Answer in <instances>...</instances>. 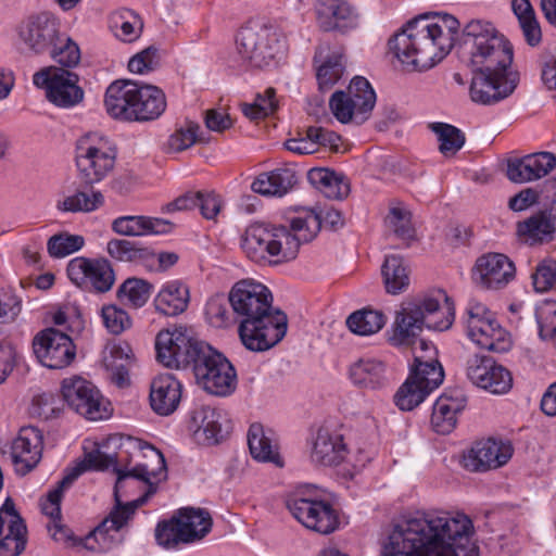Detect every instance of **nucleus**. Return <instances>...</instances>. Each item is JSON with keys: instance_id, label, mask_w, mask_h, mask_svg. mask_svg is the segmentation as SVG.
<instances>
[{"instance_id": "obj_57", "label": "nucleus", "mask_w": 556, "mask_h": 556, "mask_svg": "<svg viewBox=\"0 0 556 556\" xmlns=\"http://www.w3.org/2000/svg\"><path fill=\"white\" fill-rule=\"evenodd\" d=\"M540 336L553 339L556 336V302H545L536 309Z\"/></svg>"}, {"instance_id": "obj_1", "label": "nucleus", "mask_w": 556, "mask_h": 556, "mask_svg": "<svg viewBox=\"0 0 556 556\" xmlns=\"http://www.w3.org/2000/svg\"><path fill=\"white\" fill-rule=\"evenodd\" d=\"M473 527L463 513L429 509L404 517L383 547L384 556H479Z\"/></svg>"}, {"instance_id": "obj_51", "label": "nucleus", "mask_w": 556, "mask_h": 556, "mask_svg": "<svg viewBox=\"0 0 556 556\" xmlns=\"http://www.w3.org/2000/svg\"><path fill=\"white\" fill-rule=\"evenodd\" d=\"M228 301L222 294L211 296L204 309L206 321L215 328H225L231 324Z\"/></svg>"}, {"instance_id": "obj_13", "label": "nucleus", "mask_w": 556, "mask_h": 556, "mask_svg": "<svg viewBox=\"0 0 556 556\" xmlns=\"http://www.w3.org/2000/svg\"><path fill=\"white\" fill-rule=\"evenodd\" d=\"M195 380L206 392L227 396L237 387V374L231 363L220 353L204 344L191 362Z\"/></svg>"}, {"instance_id": "obj_8", "label": "nucleus", "mask_w": 556, "mask_h": 556, "mask_svg": "<svg viewBox=\"0 0 556 556\" xmlns=\"http://www.w3.org/2000/svg\"><path fill=\"white\" fill-rule=\"evenodd\" d=\"M455 318L453 301L442 289L432 290L402 303L392 326L389 341L394 346L410 345L422 329L444 331Z\"/></svg>"}, {"instance_id": "obj_26", "label": "nucleus", "mask_w": 556, "mask_h": 556, "mask_svg": "<svg viewBox=\"0 0 556 556\" xmlns=\"http://www.w3.org/2000/svg\"><path fill=\"white\" fill-rule=\"evenodd\" d=\"M316 23L323 31L346 34L359 26L361 15L348 0H316Z\"/></svg>"}, {"instance_id": "obj_56", "label": "nucleus", "mask_w": 556, "mask_h": 556, "mask_svg": "<svg viewBox=\"0 0 556 556\" xmlns=\"http://www.w3.org/2000/svg\"><path fill=\"white\" fill-rule=\"evenodd\" d=\"M160 65L159 50L155 47H148L130 58L128 70L134 74H148Z\"/></svg>"}, {"instance_id": "obj_3", "label": "nucleus", "mask_w": 556, "mask_h": 556, "mask_svg": "<svg viewBox=\"0 0 556 556\" xmlns=\"http://www.w3.org/2000/svg\"><path fill=\"white\" fill-rule=\"evenodd\" d=\"M228 302L240 318L238 332L248 350L266 351L286 336L287 316L273 307V294L265 285L239 280L231 287Z\"/></svg>"}, {"instance_id": "obj_16", "label": "nucleus", "mask_w": 556, "mask_h": 556, "mask_svg": "<svg viewBox=\"0 0 556 556\" xmlns=\"http://www.w3.org/2000/svg\"><path fill=\"white\" fill-rule=\"evenodd\" d=\"M429 358L417 356L416 366L394 394V403L401 410L414 409L443 382V368L432 365Z\"/></svg>"}, {"instance_id": "obj_61", "label": "nucleus", "mask_w": 556, "mask_h": 556, "mask_svg": "<svg viewBox=\"0 0 556 556\" xmlns=\"http://www.w3.org/2000/svg\"><path fill=\"white\" fill-rule=\"evenodd\" d=\"M198 206L200 207L201 214L206 219H213L217 216L222 207L220 198L213 193H203L199 197Z\"/></svg>"}, {"instance_id": "obj_39", "label": "nucleus", "mask_w": 556, "mask_h": 556, "mask_svg": "<svg viewBox=\"0 0 556 556\" xmlns=\"http://www.w3.org/2000/svg\"><path fill=\"white\" fill-rule=\"evenodd\" d=\"M307 180L317 191L331 200H342L350 193L349 179L326 167H315L307 172Z\"/></svg>"}, {"instance_id": "obj_50", "label": "nucleus", "mask_w": 556, "mask_h": 556, "mask_svg": "<svg viewBox=\"0 0 556 556\" xmlns=\"http://www.w3.org/2000/svg\"><path fill=\"white\" fill-rule=\"evenodd\" d=\"M48 51H50L51 58L65 70L75 67L80 62L78 45L65 35L59 34L58 39Z\"/></svg>"}, {"instance_id": "obj_48", "label": "nucleus", "mask_w": 556, "mask_h": 556, "mask_svg": "<svg viewBox=\"0 0 556 556\" xmlns=\"http://www.w3.org/2000/svg\"><path fill=\"white\" fill-rule=\"evenodd\" d=\"M384 324L386 317L381 312L366 308L354 312L346 319L349 329L358 336L377 333Z\"/></svg>"}, {"instance_id": "obj_28", "label": "nucleus", "mask_w": 556, "mask_h": 556, "mask_svg": "<svg viewBox=\"0 0 556 556\" xmlns=\"http://www.w3.org/2000/svg\"><path fill=\"white\" fill-rule=\"evenodd\" d=\"M42 434L34 427L22 428L11 443L10 458L20 476L30 472L42 456Z\"/></svg>"}, {"instance_id": "obj_15", "label": "nucleus", "mask_w": 556, "mask_h": 556, "mask_svg": "<svg viewBox=\"0 0 556 556\" xmlns=\"http://www.w3.org/2000/svg\"><path fill=\"white\" fill-rule=\"evenodd\" d=\"M468 338L481 349L503 353L511 346L509 333L498 324L486 306L471 300L465 312Z\"/></svg>"}, {"instance_id": "obj_34", "label": "nucleus", "mask_w": 556, "mask_h": 556, "mask_svg": "<svg viewBox=\"0 0 556 556\" xmlns=\"http://www.w3.org/2000/svg\"><path fill=\"white\" fill-rule=\"evenodd\" d=\"M181 388V383L170 374L155 377L150 391L152 409L162 416L173 414L179 405Z\"/></svg>"}, {"instance_id": "obj_20", "label": "nucleus", "mask_w": 556, "mask_h": 556, "mask_svg": "<svg viewBox=\"0 0 556 556\" xmlns=\"http://www.w3.org/2000/svg\"><path fill=\"white\" fill-rule=\"evenodd\" d=\"M287 508L308 530L320 534H329L339 528L338 513L328 502L294 493L288 497Z\"/></svg>"}, {"instance_id": "obj_14", "label": "nucleus", "mask_w": 556, "mask_h": 556, "mask_svg": "<svg viewBox=\"0 0 556 556\" xmlns=\"http://www.w3.org/2000/svg\"><path fill=\"white\" fill-rule=\"evenodd\" d=\"M376 92L363 76H355L348 89L333 92L329 108L333 116L342 124H362L367 121L376 104Z\"/></svg>"}, {"instance_id": "obj_58", "label": "nucleus", "mask_w": 556, "mask_h": 556, "mask_svg": "<svg viewBox=\"0 0 556 556\" xmlns=\"http://www.w3.org/2000/svg\"><path fill=\"white\" fill-rule=\"evenodd\" d=\"M507 177L509 180L517 184L536 180L527 155L522 159L508 162Z\"/></svg>"}, {"instance_id": "obj_17", "label": "nucleus", "mask_w": 556, "mask_h": 556, "mask_svg": "<svg viewBox=\"0 0 556 556\" xmlns=\"http://www.w3.org/2000/svg\"><path fill=\"white\" fill-rule=\"evenodd\" d=\"M33 84L43 89L49 102L58 108L71 109L83 102L84 89L79 76L68 70L47 66L33 75Z\"/></svg>"}, {"instance_id": "obj_22", "label": "nucleus", "mask_w": 556, "mask_h": 556, "mask_svg": "<svg viewBox=\"0 0 556 556\" xmlns=\"http://www.w3.org/2000/svg\"><path fill=\"white\" fill-rule=\"evenodd\" d=\"M33 349L38 361L51 369L65 368L76 357V348L73 340L54 328L40 331L34 338Z\"/></svg>"}, {"instance_id": "obj_36", "label": "nucleus", "mask_w": 556, "mask_h": 556, "mask_svg": "<svg viewBox=\"0 0 556 556\" xmlns=\"http://www.w3.org/2000/svg\"><path fill=\"white\" fill-rule=\"evenodd\" d=\"M352 383L362 389L379 390L389 384L386 364L377 358L364 357L349 368Z\"/></svg>"}, {"instance_id": "obj_33", "label": "nucleus", "mask_w": 556, "mask_h": 556, "mask_svg": "<svg viewBox=\"0 0 556 556\" xmlns=\"http://www.w3.org/2000/svg\"><path fill=\"white\" fill-rule=\"evenodd\" d=\"M192 424L195 440L200 444L213 445L224 439L228 432L229 420L226 414L210 406L201 407L193 412Z\"/></svg>"}, {"instance_id": "obj_54", "label": "nucleus", "mask_w": 556, "mask_h": 556, "mask_svg": "<svg viewBox=\"0 0 556 556\" xmlns=\"http://www.w3.org/2000/svg\"><path fill=\"white\" fill-rule=\"evenodd\" d=\"M386 224L400 239L407 240L413 237L410 213L403 207H392L386 218Z\"/></svg>"}, {"instance_id": "obj_59", "label": "nucleus", "mask_w": 556, "mask_h": 556, "mask_svg": "<svg viewBox=\"0 0 556 556\" xmlns=\"http://www.w3.org/2000/svg\"><path fill=\"white\" fill-rule=\"evenodd\" d=\"M204 124L208 130L222 134L232 127L233 121L227 112L210 109L204 113Z\"/></svg>"}, {"instance_id": "obj_43", "label": "nucleus", "mask_w": 556, "mask_h": 556, "mask_svg": "<svg viewBox=\"0 0 556 556\" xmlns=\"http://www.w3.org/2000/svg\"><path fill=\"white\" fill-rule=\"evenodd\" d=\"M109 255L118 262H130L141 265H149L153 251L136 242L125 239H112L106 244Z\"/></svg>"}, {"instance_id": "obj_53", "label": "nucleus", "mask_w": 556, "mask_h": 556, "mask_svg": "<svg viewBox=\"0 0 556 556\" xmlns=\"http://www.w3.org/2000/svg\"><path fill=\"white\" fill-rule=\"evenodd\" d=\"M101 318L104 327L112 334H119L131 326L127 312L113 304L102 307Z\"/></svg>"}, {"instance_id": "obj_45", "label": "nucleus", "mask_w": 556, "mask_h": 556, "mask_svg": "<svg viewBox=\"0 0 556 556\" xmlns=\"http://www.w3.org/2000/svg\"><path fill=\"white\" fill-rule=\"evenodd\" d=\"M381 273L388 293L399 294L407 289L409 285V277L407 268L400 256H387L383 262Z\"/></svg>"}, {"instance_id": "obj_49", "label": "nucleus", "mask_w": 556, "mask_h": 556, "mask_svg": "<svg viewBox=\"0 0 556 556\" xmlns=\"http://www.w3.org/2000/svg\"><path fill=\"white\" fill-rule=\"evenodd\" d=\"M153 286L144 279L128 278L117 290V296L128 305L139 308L150 299Z\"/></svg>"}, {"instance_id": "obj_29", "label": "nucleus", "mask_w": 556, "mask_h": 556, "mask_svg": "<svg viewBox=\"0 0 556 556\" xmlns=\"http://www.w3.org/2000/svg\"><path fill=\"white\" fill-rule=\"evenodd\" d=\"M56 17L49 12L29 16L20 26L21 40L35 53L48 51L59 36Z\"/></svg>"}, {"instance_id": "obj_32", "label": "nucleus", "mask_w": 556, "mask_h": 556, "mask_svg": "<svg viewBox=\"0 0 556 556\" xmlns=\"http://www.w3.org/2000/svg\"><path fill=\"white\" fill-rule=\"evenodd\" d=\"M348 455L343 435L329 427H320L312 440L311 460L320 466H337Z\"/></svg>"}, {"instance_id": "obj_9", "label": "nucleus", "mask_w": 556, "mask_h": 556, "mask_svg": "<svg viewBox=\"0 0 556 556\" xmlns=\"http://www.w3.org/2000/svg\"><path fill=\"white\" fill-rule=\"evenodd\" d=\"M455 318L453 301L442 289L432 290L402 303L392 326L389 341L394 346L410 345L422 329L444 331Z\"/></svg>"}, {"instance_id": "obj_27", "label": "nucleus", "mask_w": 556, "mask_h": 556, "mask_svg": "<svg viewBox=\"0 0 556 556\" xmlns=\"http://www.w3.org/2000/svg\"><path fill=\"white\" fill-rule=\"evenodd\" d=\"M511 456L509 442L489 438L473 443L464 455V466L470 471H488L504 466Z\"/></svg>"}, {"instance_id": "obj_30", "label": "nucleus", "mask_w": 556, "mask_h": 556, "mask_svg": "<svg viewBox=\"0 0 556 556\" xmlns=\"http://www.w3.org/2000/svg\"><path fill=\"white\" fill-rule=\"evenodd\" d=\"M472 276L482 288L500 289L514 279L515 266L504 254L488 253L477 260Z\"/></svg>"}, {"instance_id": "obj_46", "label": "nucleus", "mask_w": 556, "mask_h": 556, "mask_svg": "<svg viewBox=\"0 0 556 556\" xmlns=\"http://www.w3.org/2000/svg\"><path fill=\"white\" fill-rule=\"evenodd\" d=\"M103 203L104 197L100 191L90 193L76 191L58 201L56 208L66 213H90L101 207Z\"/></svg>"}, {"instance_id": "obj_47", "label": "nucleus", "mask_w": 556, "mask_h": 556, "mask_svg": "<svg viewBox=\"0 0 556 556\" xmlns=\"http://www.w3.org/2000/svg\"><path fill=\"white\" fill-rule=\"evenodd\" d=\"M277 109L278 100L276 90L273 87H268L263 92L257 93L253 102L240 104L242 114L250 121L263 119L274 114Z\"/></svg>"}, {"instance_id": "obj_52", "label": "nucleus", "mask_w": 556, "mask_h": 556, "mask_svg": "<svg viewBox=\"0 0 556 556\" xmlns=\"http://www.w3.org/2000/svg\"><path fill=\"white\" fill-rule=\"evenodd\" d=\"M83 236L71 233H59L52 236L47 244L48 252L52 257H65L77 252L84 247Z\"/></svg>"}, {"instance_id": "obj_6", "label": "nucleus", "mask_w": 556, "mask_h": 556, "mask_svg": "<svg viewBox=\"0 0 556 556\" xmlns=\"http://www.w3.org/2000/svg\"><path fill=\"white\" fill-rule=\"evenodd\" d=\"M149 450L156 460V468H150L148 464H138L131 469L122 468L117 465L115 455H111L113 462L109 468H112L117 476L114 488L116 505L110 516L97 528V533L122 529L135 510L155 493L156 488L152 479L164 478L166 465L161 452L152 446Z\"/></svg>"}, {"instance_id": "obj_24", "label": "nucleus", "mask_w": 556, "mask_h": 556, "mask_svg": "<svg viewBox=\"0 0 556 556\" xmlns=\"http://www.w3.org/2000/svg\"><path fill=\"white\" fill-rule=\"evenodd\" d=\"M116 150L108 141H79L76 163L89 182L103 179L114 167Z\"/></svg>"}, {"instance_id": "obj_40", "label": "nucleus", "mask_w": 556, "mask_h": 556, "mask_svg": "<svg viewBox=\"0 0 556 556\" xmlns=\"http://www.w3.org/2000/svg\"><path fill=\"white\" fill-rule=\"evenodd\" d=\"M190 300L188 287L180 280L167 281L154 299L155 309L166 316L185 312Z\"/></svg>"}, {"instance_id": "obj_18", "label": "nucleus", "mask_w": 556, "mask_h": 556, "mask_svg": "<svg viewBox=\"0 0 556 556\" xmlns=\"http://www.w3.org/2000/svg\"><path fill=\"white\" fill-rule=\"evenodd\" d=\"M61 393L68 407L88 420H102L110 416V403L96 386L81 377L65 378Z\"/></svg>"}, {"instance_id": "obj_64", "label": "nucleus", "mask_w": 556, "mask_h": 556, "mask_svg": "<svg viewBox=\"0 0 556 556\" xmlns=\"http://www.w3.org/2000/svg\"><path fill=\"white\" fill-rule=\"evenodd\" d=\"M541 77L549 90L556 89V55L548 54L542 58Z\"/></svg>"}, {"instance_id": "obj_38", "label": "nucleus", "mask_w": 556, "mask_h": 556, "mask_svg": "<svg viewBox=\"0 0 556 556\" xmlns=\"http://www.w3.org/2000/svg\"><path fill=\"white\" fill-rule=\"evenodd\" d=\"M298 184V175L291 168H277L260 174L251 185V189L266 197L281 198Z\"/></svg>"}, {"instance_id": "obj_12", "label": "nucleus", "mask_w": 556, "mask_h": 556, "mask_svg": "<svg viewBox=\"0 0 556 556\" xmlns=\"http://www.w3.org/2000/svg\"><path fill=\"white\" fill-rule=\"evenodd\" d=\"M212 518L202 508H181L168 520L160 521L154 531L156 543L166 549H175L203 539L212 529Z\"/></svg>"}, {"instance_id": "obj_63", "label": "nucleus", "mask_w": 556, "mask_h": 556, "mask_svg": "<svg viewBox=\"0 0 556 556\" xmlns=\"http://www.w3.org/2000/svg\"><path fill=\"white\" fill-rule=\"evenodd\" d=\"M539 194L535 190L527 188L511 197L508 207L514 212H521L538 202Z\"/></svg>"}, {"instance_id": "obj_10", "label": "nucleus", "mask_w": 556, "mask_h": 556, "mask_svg": "<svg viewBox=\"0 0 556 556\" xmlns=\"http://www.w3.org/2000/svg\"><path fill=\"white\" fill-rule=\"evenodd\" d=\"M106 112L114 118L149 122L157 119L166 110L163 90L135 80H115L104 98Z\"/></svg>"}, {"instance_id": "obj_62", "label": "nucleus", "mask_w": 556, "mask_h": 556, "mask_svg": "<svg viewBox=\"0 0 556 556\" xmlns=\"http://www.w3.org/2000/svg\"><path fill=\"white\" fill-rule=\"evenodd\" d=\"M21 312L20 300L12 294L0 298V324L12 321Z\"/></svg>"}, {"instance_id": "obj_21", "label": "nucleus", "mask_w": 556, "mask_h": 556, "mask_svg": "<svg viewBox=\"0 0 556 556\" xmlns=\"http://www.w3.org/2000/svg\"><path fill=\"white\" fill-rule=\"evenodd\" d=\"M72 282L83 289L105 293L115 282V273L106 258L75 257L67 265Z\"/></svg>"}, {"instance_id": "obj_55", "label": "nucleus", "mask_w": 556, "mask_h": 556, "mask_svg": "<svg viewBox=\"0 0 556 556\" xmlns=\"http://www.w3.org/2000/svg\"><path fill=\"white\" fill-rule=\"evenodd\" d=\"M532 285L536 292L544 293L556 285V262L545 260L540 262L531 274Z\"/></svg>"}, {"instance_id": "obj_4", "label": "nucleus", "mask_w": 556, "mask_h": 556, "mask_svg": "<svg viewBox=\"0 0 556 556\" xmlns=\"http://www.w3.org/2000/svg\"><path fill=\"white\" fill-rule=\"evenodd\" d=\"M458 29L459 22L453 15H420L409 21L389 46L405 70H428L450 53Z\"/></svg>"}, {"instance_id": "obj_5", "label": "nucleus", "mask_w": 556, "mask_h": 556, "mask_svg": "<svg viewBox=\"0 0 556 556\" xmlns=\"http://www.w3.org/2000/svg\"><path fill=\"white\" fill-rule=\"evenodd\" d=\"M290 227L251 224L242 235L241 248L255 262L282 264L293 261L301 243L312 241L319 232L320 218L311 208H302L290 218Z\"/></svg>"}, {"instance_id": "obj_25", "label": "nucleus", "mask_w": 556, "mask_h": 556, "mask_svg": "<svg viewBox=\"0 0 556 556\" xmlns=\"http://www.w3.org/2000/svg\"><path fill=\"white\" fill-rule=\"evenodd\" d=\"M112 462L113 457L103 453L100 448L86 452L83 460L71 468L65 477L59 482L58 486L49 492L47 501L41 505L42 511L52 519L60 518V503L63 491L68 488L86 470H106L109 469Z\"/></svg>"}, {"instance_id": "obj_19", "label": "nucleus", "mask_w": 556, "mask_h": 556, "mask_svg": "<svg viewBox=\"0 0 556 556\" xmlns=\"http://www.w3.org/2000/svg\"><path fill=\"white\" fill-rule=\"evenodd\" d=\"M204 343L194 339L186 327L164 329L155 340L156 357L166 367L188 366Z\"/></svg>"}, {"instance_id": "obj_7", "label": "nucleus", "mask_w": 556, "mask_h": 556, "mask_svg": "<svg viewBox=\"0 0 556 556\" xmlns=\"http://www.w3.org/2000/svg\"><path fill=\"white\" fill-rule=\"evenodd\" d=\"M455 318L453 301L442 289L432 290L402 303L392 326L389 341L394 346L410 345L422 329L444 331Z\"/></svg>"}, {"instance_id": "obj_23", "label": "nucleus", "mask_w": 556, "mask_h": 556, "mask_svg": "<svg viewBox=\"0 0 556 556\" xmlns=\"http://www.w3.org/2000/svg\"><path fill=\"white\" fill-rule=\"evenodd\" d=\"M466 375L473 386L493 394H505L513 387L509 370L490 356L470 357L467 361Z\"/></svg>"}, {"instance_id": "obj_37", "label": "nucleus", "mask_w": 556, "mask_h": 556, "mask_svg": "<svg viewBox=\"0 0 556 556\" xmlns=\"http://www.w3.org/2000/svg\"><path fill=\"white\" fill-rule=\"evenodd\" d=\"M112 229L121 236L142 237L167 233L172 229V224L168 220L156 217L125 215L113 220Z\"/></svg>"}, {"instance_id": "obj_35", "label": "nucleus", "mask_w": 556, "mask_h": 556, "mask_svg": "<svg viewBox=\"0 0 556 556\" xmlns=\"http://www.w3.org/2000/svg\"><path fill=\"white\" fill-rule=\"evenodd\" d=\"M467 399L459 390L441 395L433 405L431 425L435 432L450 433L456 426L457 415L464 410Z\"/></svg>"}, {"instance_id": "obj_60", "label": "nucleus", "mask_w": 556, "mask_h": 556, "mask_svg": "<svg viewBox=\"0 0 556 556\" xmlns=\"http://www.w3.org/2000/svg\"><path fill=\"white\" fill-rule=\"evenodd\" d=\"M527 156L536 179L546 176L556 166V156L551 152H538Z\"/></svg>"}, {"instance_id": "obj_11", "label": "nucleus", "mask_w": 556, "mask_h": 556, "mask_svg": "<svg viewBox=\"0 0 556 556\" xmlns=\"http://www.w3.org/2000/svg\"><path fill=\"white\" fill-rule=\"evenodd\" d=\"M239 66L264 67L285 51V39L279 30L266 24L250 23L236 38Z\"/></svg>"}, {"instance_id": "obj_41", "label": "nucleus", "mask_w": 556, "mask_h": 556, "mask_svg": "<svg viewBox=\"0 0 556 556\" xmlns=\"http://www.w3.org/2000/svg\"><path fill=\"white\" fill-rule=\"evenodd\" d=\"M555 232L556 216L545 212L536 213L517 224L518 237L531 245L553 240Z\"/></svg>"}, {"instance_id": "obj_31", "label": "nucleus", "mask_w": 556, "mask_h": 556, "mask_svg": "<svg viewBox=\"0 0 556 556\" xmlns=\"http://www.w3.org/2000/svg\"><path fill=\"white\" fill-rule=\"evenodd\" d=\"M26 526L8 498L0 508V556H18L26 546Z\"/></svg>"}, {"instance_id": "obj_42", "label": "nucleus", "mask_w": 556, "mask_h": 556, "mask_svg": "<svg viewBox=\"0 0 556 556\" xmlns=\"http://www.w3.org/2000/svg\"><path fill=\"white\" fill-rule=\"evenodd\" d=\"M317 66L316 78L321 91L331 89L342 77L345 65L344 55L341 51H334L331 54L324 55L323 49L315 53L314 58Z\"/></svg>"}, {"instance_id": "obj_44", "label": "nucleus", "mask_w": 556, "mask_h": 556, "mask_svg": "<svg viewBox=\"0 0 556 556\" xmlns=\"http://www.w3.org/2000/svg\"><path fill=\"white\" fill-rule=\"evenodd\" d=\"M248 444L253 458L260 462H270L281 466L280 457L276 445L271 439L265 433L264 428L260 424H253L248 432Z\"/></svg>"}, {"instance_id": "obj_2", "label": "nucleus", "mask_w": 556, "mask_h": 556, "mask_svg": "<svg viewBox=\"0 0 556 556\" xmlns=\"http://www.w3.org/2000/svg\"><path fill=\"white\" fill-rule=\"evenodd\" d=\"M462 48L472 72V101L492 104L514 92L518 74L510 70L513 48L490 22L470 21L463 30Z\"/></svg>"}]
</instances>
